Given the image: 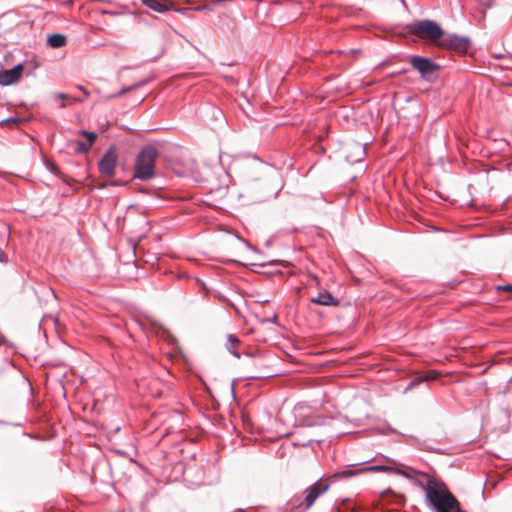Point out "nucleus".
Returning <instances> with one entry per match:
<instances>
[{"instance_id": "8", "label": "nucleus", "mask_w": 512, "mask_h": 512, "mask_svg": "<svg viewBox=\"0 0 512 512\" xmlns=\"http://www.w3.org/2000/svg\"><path fill=\"white\" fill-rule=\"evenodd\" d=\"M311 302L323 306H337L339 301L327 290L320 291L317 296L311 298Z\"/></svg>"}, {"instance_id": "19", "label": "nucleus", "mask_w": 512, "mask_h": 512, "mask_svg": "<svg viewBox=\"0 0 512 512\" xmlns=\"http://www.w3.org/2000/svg\"><path fill=\"white\" fill-rule=\"evenodd\" d=\"M412 481L414 482L415 485L420 487L425 492V494L427 493L428 489H427V486H426V482L424 483V482H422L420 480H417L415 478Z\"/></svg>"}, {"instance_id": "25", "label": "nucleus", "mask_w": 512, "mask_h": 512, "mask_svg": "<svg viewBox=\"0 0 512 512\" xmlns=\"http://www.w3.org/2000/svg\"><path fill=\"white\" fill-rule=\"evenodd\" d=\"M58 96H59V98H60V99H66V98L68 97V96H67L66 94H64V93H60Z\"/></svg>"}, {"instance_id": "6", "label": "nucleus", "mask_w": 512, "mask_h": 512, "mask_svg": "<svg viewBox=\"0 0 512 512\" xmlns=\"http://www.w3.org/2000/svg\"><path fill=\"white\" fill-rule=\"evenodd\" d=\"M410 63L423 77L433 74L438 68L432 61L421 56H412Z\"/></svg>"}, {"instance_id": "15", "label": "nucleus", "mask_w": 512, "mask_h": 512, "mask_svg": "<svg viewBox=\"0 0 512 512\" xmlns=\"http://www.w3.org/2000/svg\"><path fill=\"white\" fill-rule=\"evenodd\" d=\"M92 145H90L88 142L78 141L77 142V152L79 153H87Z\"/></svg>"}, {"instance_id": "20", "label": "nucleus", "mask_w": 512, "mask_h": 512, "mask_svg": "<svg viewBox=\"0 0 512 512\" xmlns=\"http://www.w3.org/2000/svg\"><path fill=\"white\" fill-rule=\"evenodd\" d=\"M498 291L512 292V284L497 286Z\"/></svg>"}, {"instance_id": "24", "label": "nucleus", "mask_w": 512, "mask_h": 512, "mask_svg": "<svg viewBox=\"0 0 512 512\" xmlns=\"http://www.w3.org/2000/svg\"><path fill=\"white\" fill-rule=\"evenodd\" d=\"M227 156L226 154L224 153H220L219 154V161L222 165H224V157Z\"/></svg>"}, {"instance_id": "23", "label": "nucleus", "mask_w": 512, "mask_h": 512, "mask_svg": "<svg viewBox=\"0 0 512 512\" xmlns=\"http://www.w3.org/2000/svg\"><path fill=\"white\" fill-rule=\"evenodd\" d=\"M78 89L84 93L85 97L89 96V92L83 86H78Z\"/></svg>"}, {"instance_id": "3", "label": "nucleus", "mask_w": 512, "mask_h": 512, "mask_svg": "<svg viewBox=\"0 0 512 512\" xmlns=\"http://www.w3.org/2000/svg\"><path fill=\"white\" fill-rule=\"evenodd\" d=\"M409 31L422 41L438 46L444 30L433 20H420L409 25Z\"/></svg>"}, {"instance_id": "10", "label": "nucleus", "mask_w": 512, "mask_h": 512, "mask_svg": "<svg viewBox=\"0 0 512 512\" xmlns=\"http://www.w3.org/2000/svg\"><path fill=\"white\" fill-rule=\"evenodd\" d=\"M47 43L52 48H61L66 44V37L62 34H53L48 37Z\"/></svg>"}, {"instance_id": "4", "label": "nucleus", "mask_w": 512, "mask_h": 512, "mask_svg": "<svg viewBox=\"0 0 512 512\" xmlns=\"http://www.w3.org/2000/svg\"><path fill=\"white\" fill-rule=\"evenodd\" d=\"M470 46V40L467 37L459 36L456 34H446L442 36L438 47L448 50H453L458 53H466Z\"/></svg>"}, {"instance_id": "17", "label": "nucleus", "mask_w": 512, "mask_h": 512, "mask_svg": "<svg viewBox=\"0 0 512 512\" xmlns=\"http://www.w3.org/2000/svg\"><path fill=\"white\" fill-rule=\"evenodd\" d=\"M386 468L384 466H368V467H364V468H361V471L364 472H370V471H382V470H385Z\"/></svg>"}, {"instance_id": "13", "label": "nucleus", "mask_w": 512, "mask_h": 512, "mask_svg": "<svg viewBox=\"0 0 512 512\" xmlns=\"http://www.w3.org/2000/svg\"><path fill=\"white\" fill-rule=\"evenodd\" d=\"M153 327H154V330H155L157 336H159L167 341H170L171 335L165 328H163L161 325H159L157 323H153Z\"/></svg>"}, {"instance_id": "7", "label": "nucleus", "mask_w": 512, "mask_h": 512, "mask_svg": "<svg viewBox=\"0 0 512 512\" xmlns=\"http://www.w3.org/2000/svg\"><path fill=\"white\" fill-rule=\"evenodd\" d=\"M23 71V65L17 64L11 69L0 71V85L9 86L15 82H17Z\"/></svg>"}, {"instance_id": "1", "label": "nucleus", "mask_w": 512, "mask_h": 512, "mask_svg": "<svg viewBox=\"0 0 512 512\" xmlns=\"http://www.w3.org/2000/svg\"><path fill=\"white\" fill-rule=\"evenodd\" d=\"M329 488L330 482L328 480H318L308 486L303 491L302 496L292 497L288 502V505L292 511L308 510L321 495L325 494L329 490Z\"/></svg>"}, {"instance_id": "11", "label": "nucleus", "mask_w": 512, "mask_h": 512, "mask_svg": "<svg viewBox=\"0 0 512 512\" xmlns=\"http://www.w3.org/2000/svg\"><path fill=\"white\" fill-rule=\"evenodd\" d=\"M143 4L158 13H163L168 10V7L158 0H143Z\"/></svg>"}, {"instance_id": "14", "label": "nucleus", "mask_w": 512, "mask_h": 512, "mask_svg": "<svg viewBox=\"0 0 512 512\" xmlns=\"http://www.w3.org/2000/svg\"><path fill=\"white\" fill-rule=\"evenodd\" d=\"M359 473H363V471H361V468L360 469H352V468H347V469H344L340 472L337 473V476L338 477H342V478H350L352 476H355Z\"/></svg>"}, {"instance_id": "5", "label": "nucleus", "mask_w": 512, "mask_h": 512, "mask_svg": "<svg viewBox=\"0 0 512 512\" xmlns=\"http://www.w3.org/2000/svg\"><path fill=\"white\" fill-rule=\"evenodd\" d=\"M118 155L114 146L109 147L98 163V169L102 176L113 177L117 166Z\"/></svg>"}, {"instance_id": "2", "label": "nucleus", "mask_w": 512, "mask_h": 512, "mask_svg": "<svg viewBox=\"0 0 512 512\" xmlns=\"http://www.w3.org/2000/svg\"><path fill=\"white\" fill-rule=\"evenodd\" d=\"M157 156V149L151 145L141 149L136 158L134 177L143 181L153 178Z\"/></svg>"}, {"instance_id": "18", "label": "nucleus", "mask_w": 512, "mask_h": 512, "mask_svg": "<svg viewBox=\"0 0 512 512\" xmlns=\"http://www.w3.org/2000/svg\"><path fill=\"white\" fill-rule=\"evenodd\" d=\"M194 282H195L197 285H199L200 290L203 292V294H205V295H206V294H208L209 290H208V288L206 287V285H205V283H204V282H202V281H201V280H199V279H194Z\"/></svg>"}, {"instance_id": "9", "label": "nucleus", "mask_w": 512, "mask_h": 512, "mask_svg": "<svg viewBox=\"0 0 512 512\" xmlns=\"http://www.w3.org/2000/svg\"><path fill=\"white\" fill-rule=\"evenodd\" d=\"M240 344L239 338L234 334L227 336L226 349L236 358H240V354L237 351V347Z\"/></svg>"}, {"instance_id": "22", "label": "nucleus", "mask_w": 512, "mask_h": 512, "mask_svg": "<svg viewBox=\"0 0 512 512\" xmlns=\"http://www.w3.org/2000/svg\"><path fill=\"white\" fill-rule=\"evenodd\" d=\"M16 121H18V120L15 119V118H8V119H5V120H2L1 124H5V123H9V122H16Z\"/></svg>"}, {"instance_id": "16", "label": "nucleus", "mask_w": 512, "mask_h": 512, "mask_svg": "<svg viewBox=\"0 0 512 512\" xmlns=\"http://www.w3.org/2000/svg\"><path fill=\"white\" fill-rule=\"evenodd\" d=\"M81 135L85 136L87 139H88V143L90 145H93L94 141L96 140L97 138V134L94 133V132H89V131H86V130H82L80 132Z\"/></svg>"}, {"instance_id": "26", "label": "nucleus", "mask_w": 512, "mask_h": 512, "mask_svg": "<svg viewBox=\"0 0 512 512\" xmlns=\"http://www.w3.org/2000/svg\"><path fill=\"white\" fill-rule=\"evenodd\" d=\"M493 1H494V0H489V2H488V4L486 5V7H487V8H490V7L492 6V2H493Z\"/></svg>"}, {"instance_id": "21", "label": "nucleus", "mask_w": 512, "mask_h": 512, "mask_svg": "<svg viewBox=\"0 0 512 512\" xmlns=\"http://www.w3.org/2000/svg\"><path fill=\"white\" fill-rule=\"evenodd\" d=\"M399 474L400 475H403L404 477H406L407 479H410V480H414V478L406 471V470H401L399 471Z\"/></svg>"}, {"instance_id": "12", "label": "nucleus", "mask_w": 512, "mask_h": 512, "mask_svg": "<svg viewBox=\"0 0 512 512\" xmlns=\"http://www.w3.org/2000/svg\"><path fill=\"white\" fill-rule=\"evenodd\" d=\"M146 83H147V80L139 81V82H137V83H135V84H133L131 86H127V87L122 88L119 92H117L115 94H111V95L106 96V99L107 100H111L113 98L122 96V95H124V94H126V93H128V92H130V91H132V90H134V89H136L138 87H140V86L145 85Z\"/></svg>"}]
</instances>
